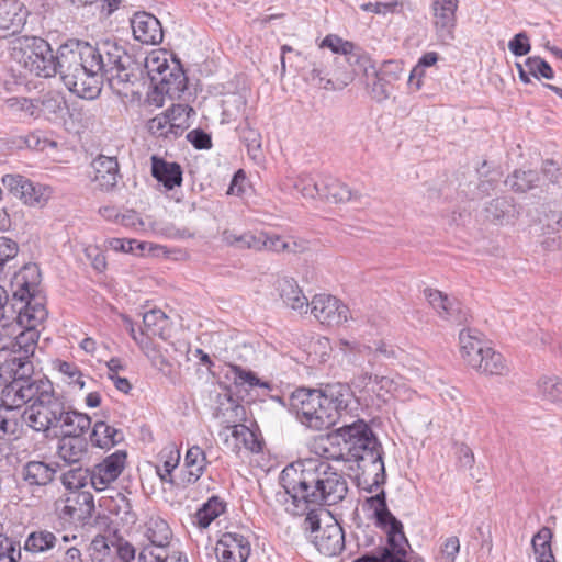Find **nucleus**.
Instances as JSON below:
<instances>
[{
	"instance_id": "2f4dec72",
	"label": "nucleus",
	"mask_w": 562,
	"mask_h": 562,
	"mask_svg": "<svg viewBox=\"0 0 562 562\" xmlns=\"http://www.w3.org/2000/svg\"><path fill=\"white\" fill-rule=\"evenodd\" d=\"M94 512L93 496L89 492H77L66 499L64 513L74 519H86Z\"/></svg>"
},
{
	"instance_id": "ddd939ff",
	"label": "nucleus",
	"mask_w": 562,
	"mask_h": 562,
	"mask_svg": "<svg viewBox=\"0 0 562 562\" xmlns=\"http://www.w3.org/2000/svg\"><path fill=\"white\" fill-rule=\"evenodd\" d=\"M425 296L442 319L454 325L469 322V311L457 299L434 289H426Z\"/></svg>"
},
{
	"instance_id": "aec40b11",
	"label": "nucleus",
	"mask_w": 562,
	"mask_h": 562,
	"mask_svg": "<svg viewBox=\"0 0 562 562\" xmlns=\"http://www.w3.org/2000/svg\"><path fill=\"white\" fill-rule=\"evenodd\" d=\"M91 168L93 170L91 179L102 191L112 190L121 178L116 157L99 155L92 160Z\"/></svg>"
},
{
	"instance_id": "4d7b16f0",
	"label": "nucleus",
	"mask_w": 562,
	"mask_h": 562,
	"mask_svg": "<svg viewBox=\"0 0 562 562\" xmlns=\"http://www.w3.org/2000/svg\"><path fill=\"white\" fill-rule=\"evenodd\" d=\"M526 67L528 72L537 79H553L554 72L551 66L542 58L538 56L528 57L526 59Z\"/></svg>"
},
{
	"instance_id": "69168bd1",
	"label": "nucleus",
	"mask_w": 562,
	"mask_h": 562,
	"mask_svg": "<svg viewBox=\"0 0 562 562\" xmlns=\"http://www.w3.org/2000/svg\"><path fill=\"white\" fill-rule=\"evenodd\" d=\"M459 551V538L456 536L448 537L440 547V559L445 562H456Z\"/></svg>"
},
{
	"instance_id": "c03bdc74",
	"label": "nucleus",
	"mask_w": 562,
	"mask_h": 562,
	"mask_svg": "<svg viewBox=\"0 0 562 562\" xmlns=\"http://www.w3.org/2000/svg\"><path fill=\"white\" fill-rule=\"evenodd\" d=\"M225 510V504L217 496H212L198 509L195 514L196 525L200 528H207Z\"/></svg>"
},
{
	"instance_id": "f8f14e48",
	"label": "nucleus",
	"mask_w": 562,
	"mask_h": 562,
	"mask_svg": "<svg viewBox=\"0 0 562 562\" xmlns=\"http://www.w3.org/2000/svg\"><path fill=\"white\" fill-rule=\"evenodd\" d=\"M311 313L323 325L338 326L348 321L349 308L330 294H316L311 303Z\"/></svg>"
},
{
	"instance_id": "5fc2aeb1",
	"label": "nucleus",
	"mask_w": 562,
	"mask_h": 562,
	"mask_svg": "<svg viewBox=\"0 0 562 562\" xmlns=\"http://www.w3.org/2000/svg\"><path fill=\"white\" fill-rule=\"evenodd\" d=\"M3 321L4 323L0 324V351L12 352L20 323L13 319Z\"/></svg>"
},
{
	"instance_id": "052dcab7",
	"label": "nucleus",
	"mask_w": 562,
	"mask_h": 562,
	"mask_svg": "<svg viewBox=\"0 0 562 562\" xmlns=\"http://www.w3.org/2000/svg\"><path fill=\"white\" fill-rule=\"evenodd\" d=\"M58 370L67 378V383L69 385L77 386L79 390L85 387L83 375L79 368L72 363L67 361H59Z\"/></svg>"
},
{
	"instance_id": "2eb2a0df",
	"label": "nucleus",
	"mask_w": 562,
	"mask_h": 562,
	"mask_svg": "<svg viewBox=\"0 0 562 562\" xmlns=\"http://www.w3.org/2000/svg\"><path fill=\"white\" fill-rule=\"evenodd\" d=\"M127 454L124 450H117L108 456L102 462L91 470V485L95 491H104L123 472Z\"/></svg>"
},
{
	"instance_id": "f257e3e1",
	"label": "nucleus",
	"mask_w": 562,
	"mask_h": 562,
	"mask_svg": "<svg viewBox=\"0 0 562 562\" xmlns=\"http://www.w3.org/2000/svg\"><path fill=\"white\" fill-rule=\"evenodd\" d=\"M70 48L61 50V65L76 95L93 100L101 93L103 80L113 89L130 82L131 57L115 41L106 38L95 44L71 41Z\"/></svg>"
},
{
	"instance_id": "bb28decb",
	"label": "nucleus",
	"mask_w": 562,
	"mask_h": 562,
	"mask_svg": "<svg viewBox=\"0 0 562 562\" xmlns=\"http://www.w3.org/2000/svg\"><path fill=\"white\" fill-rule=\"evenodd\" d=\"M55 467L43 461H29L22 469V479L30 486H45L56 474Z\"/></svg>"
},
{
	"instance_id": "bf43d9fd",
	"label": "nucleus",
	"mask_w": 562,
	"mask_h": 562,
	"mask_svg": "<svg viewBox=\"0 0 562 562\" xmlns=\"http://www.w3.org/2000/svg\"><path fill=\"white\" fill-rule=\"evenodd\" d=\"M124 322L133 340L140 347L147 357H154V355L157 352L156 347L154 342L150 341V339L144 334V327L139 333H136L134 324L130 318L124 317Z\"/></svg>"
},
{
	"instance_id": "a211bd4d",
	"label": "nucleus",
	"mask_w": 562,
	"mask_h": 562,
	"mask_svg": "<svg viewBox=\"0 0 562 562\" xmlns=\"http://www.w3.org/2000/svg\"><path fill=\"white\" fill-rule=\"evenodd\" d=\"M224 443L235 453H238L243 448L251 452H259L261 443L257 435L246 425L236 424L226 426L223 432Z\"/></svg>"
},
{
	"instance_id": "49530a36",
	"label": "nucleus",
	"mask_w": 562,
	"mask_h": 562,
	"mask_svg": "<svg viewBox=\"0 0 562 562\" xmlns=\"http://www.w3.org/2000/svg\"><path fill=\"white\" fill-rule=\"evenodd\" d=\"M550 539L551 531L549 528H542L533 536L531 544L537 562H555L551 550Z\"/></svg>"
},
{
	"instance_id": "b1692460",
	"label": "nucleus",
	"mask_w": 562,
	"mask_h": 562,
	"mask_svg": "<svg viewBox=\"0 0 562 562\" xmlns=\"http://www.w3.org/2000/svg\"><path fill=\"white\" fill-rule=\"evenodd\" d=\"M151 176L164 184L167 190H172L182 183V168L178 162H169L157 155H153Z\"/></svg>"
},
{
	"instance_id": "4468645a",
	"label": "nucleus",
	"mask_w": 562,
	"mask_h": 562,
	"mask_svg": "<svg viewBox=\"0 0 562 562\" xmlns=\"http://www.w3.org/2000/svg\"><path fill=\"white\" fill-rule=\"evenodd\" d=\"M431 8L436 35L440 43L449 45L454 40L458 0H434Z\"/></svg>"
},
{
	"instance_id": "e433bc0d",
	"label": "nucleus",
	"mask_w": 562,
	"mask_h": 562,
	"mask_svg": "<svg viewBox=\"0 0 562 562\" xmlns=\"http://www.w3.org/2000/svg\"><path fill=\"white\" fill-rule=\"evenodd\" d=\"M206 464L205 452L199 446L189 448L184 457L187 472L183 482L186 484H194L202 476Z\"/></svg>"
},
{
	"instance_id": "e2e57ef3",
	"label": "nucleus",
	"mask_w": 562,
	"mask_h": 562,
	"mask_svg": "<svg viewBox=\"0 0 562 562\" xmlns=\"http://www.w3.org/2000/svg\"><path fill=\"white\" fill-rule=\"evenodd\" d=\"M540 229L543 235L557 234L562 228V213L559 211H549L540 218Z\"/></svg>"
},
{
	"instance_id": "6e6552de",
	"label": "nucleus",
	"mask_w": 562,
	"mask_h": 562,
	"mask_svg": "<svg viewBox=\"0 0 562 562\" xmlns=\"http://www.w3.org/2000/svg\"><path fill=\"white\" fill-rule=\"evenodd\" d=\"M31 405L21 415L35 431H54L66 409V401L55 393L52 382H44L30 397Z\"/></svg>"
},
{
	"instance_id": "79ce46f5",
	"label": "nucleus",
	"mask_w": 562,
	"mask_h": 562,
	"mask_svg": "<svg viewBox=\"0 0 562 562\" xmlns=\"http://www.w3.org/2000/svg\"><path fill=\"white\" fill-rule=\"evenodd\" d=\"M482 358L481 364L473 368L480 373L486 375H503L508 371L504 357L493 348L487 346V348L484 349Z\"/></svg>"
},
{
	"instance_id": "338daca9",
	"label": "nucleus",
	"mask_w": 562,
	"mask_h": 562,
	"mask_svg": "<svg viewBox=\"0 0 562 562\" xmlns=\"http://www.w3.org/2000/svg\"><path fill=\"white\" fill-rule=\"evenodd\" d=\"M509 50L515 56H525L530 49L531 45L529 43V37L526 32H520L516 34L508 43Z\"/></svg>"
},
{
	"instance_id": "412c9836",
	"label": "nucleus",
	"mask_w": 562,
	"mask_h": 562,
	"mask_svg": "<svg viewBox=\"0 0 562 562\" xmlns=\"http://www.w3.org/2000/svg\"><path fill=\"white\" fill-rule=\"evenodd\" d=\"M146 67L151 80L158 81L161 90L170 93L171 85H175V90H180L184 87L186 77L183 72H173L169 69L167 60L158 56H150L146 60Z\"/></svg>"
},
{
	"instance_id": "3c124183",
	"label": "nucleus",
	"mask_w": 562,
	"mask_h": 562,
	"mask_svg": "<svg viewBox=\"0 0 562 562\" xmlns=\"http://www.w3.org/2000/svg\"><path fill=\"white\" fill-rule=\"evenodd\" d=\"M91 470L81 467L68 470L61 475L63 485L70 491H77L88 483H91Z\"/></svg>"
},
{
	"instance_id": "5701e85b",
	"label": "nucleus",
	"mask_w": 562,
	"mask_h": 562,
	"mask_svg": "<svg viewBox=\"0 0 562 562\" xmlns=\"http://www.w3.org/2000/svg\"><path fill=\"white\" fill-rule=\"evenodd\" d=\"M91 418L83 413L75 411L70 405H66L65 414H63L58 425L54 429V434L64 436H83L90 428Z\"/></svg>"
},
{
	"instance_id": "ea45409f",
	"label": "nucleus",
	"mask_w": 562,
	"mask_h": 562,
	"mask_svg": "<svg viewBox=\"0 0 562 562\" xmlns=\"http://www.w3.org/2000/svg\"><path fill=\"white\" fill-rule=\"evenodd\" d=\"M146 537L157 548H166L172 538V532L166 520L151 517L146 522Z\"/></svg>"
},
{
	"instance_id": "c756f323",
	"label": "nucleus",
	"mask_w": 562,
	"mask_h": 562,
	"mask_svg": "<svg viewBox=\"0 0 562 562\" xmlns=\"http://www.w3.org/2000/svg\"><path fill=\"white\" fill-rule=\"evenodd\" d=\"M124 440L121 429H117L105 422L99 420L93 425L90 434V442L93 447L101 449H111Z\"/></svg>"
},
{
	"instance_id": "f03ea898",
	"label": "nucleus",
	"mask_w": 562,
	"mask_h": 562,
	"mask_svg": "<svg viewBox=\"0 0 562 562\" xmlns=\"http://www.w3.org/2000/svg\"><path fill=\"white\" fill-rule=\"evenodd\" d=\"M330 459L315 457L299 460L281 472L282 494L279 501L285 510L302 516L319 506H333L348 494V483L341 470L336 469Z\"/></svg>"
},
{
	"instance_id": "473e14b6",
	"label": "nucleus",
	"mask_w": 562,
	"mask_h": 562,
	"mask_svg": "<svg viewBox=\"0 0 562 562\" xmlns=\"http://www.w3.org/2000/svg\"><path fill=\"white\" fill-rule=\"evenodd\" d=\"M261 241L265 244L263 249L274 252L301 254L307 249L305 240H297L292 237L285 239L280 235L267 232H261Z\"/></svg>"
},
{
	"instance_id": "72a5a7b5",
	"label": "nucleus",
	"mask_w": 562,
	"mask_h": 562,
	"mask_svg": "<svg viewBox=\"0 0 562 562\" xmlns=\"http://www.w3.org/2000/svg\"><path fill=\"white\" fill-rule=\"evenodd\" d=\"M88 450L83 436H64L58 442V456L68 463L79 462Z\"/></svg>"
},
{
	"instance_id": "0e129e2a",
	"label": "nucleus",
	"mask_w": 562,
	"mask_h": 562,
	"mask_svg": "<svg viewBox=\"0 0 562 562\" xmlns=\"http://www.w3.org/2000/svg\"><path fill=\"white\" fill-rule=\"evenodd\" d=\"M296 190L304 196V198H321V189H322V181L316 182L311 177H301L295 183Z\"/></svg>"
},
{
	"instance_id": "393cba45",
	"label": "nucleus",
	"mask_w": 562,
	"mask_h": 562,
	"mask_svg": "<svg viewBox=\"0 0 562 562\" xmlns=\"http://www.w3.org/2000/svg\"><path fill=\"white\" fill-rule=\"evenodd\" d=\"M109 495L101 498L100 506L104 507L110 514L119 517L123 524H135L137 517L133 512L130 499L116 490H109Z\"/></svg>"
},
{
	"instance_id": "cd10ccee",
	"label": "nucleus",
	"mask_w": 562,
	"mask_h": 562,
	"mask_svg": "<svg viewBox=\"0 0 562 562\" xmlns=\"http://www.w3.org/2000/svg\"><path fill=\"white\" fill-rule=\"evenodd\" d=\"M68 541V536H63L59 539L48 530H38L33 531L27 536L24 542V549L32 553H42L55 547L64 549L63 543H67Z\"/></svg>"
},
{
	"instance_id": "9b49d317",
	"label": "nucleus",
	"mask_w": 562,
	"mask_h": 562,
	"mask_svg": "<svg viewBox=\"0 0 562 562\" xmlns=\"http://www.w3.org/2000/svg\"><path fill=\"white\" fill-rule=\"evenodd\" d=\"M2 184L15 198L32 207L45 206L53 193L50 187L33 182L21 175L3 176Z\"/></svg>"
},
{
	"instance_id": "6ab92c4d",
	"label": "nucleus",
	"mask_w": 562,
	"mask_h": 562,
	"mask_svg": "<svg viewBox=\"0 0 562 562\" xmlns=\"http://www.w3.org/2000/svg\"><path fill=\"white\" fill-rule=\"evenodd\" d=\"M27 12L23 4L15 0L0 2V38L19 33L26 21Z\"/></svg>"
},
{
	"instance_id": "864d4df0",
	"label": "nucleus",
	"mask_w": 562,
	"mask_h": 562,
	"mask_svg": "<svg viewBox=\"0 0 562 562\" xmlns=\"http://www.w3.org/2000/svg\"><path fill=\"white\" fill-rule=\"evenodd\" d=\"M231 372L233 374L234 382L238 385H248L249 387L260 386L265 389H271L269 382H262L255 372L246 370L237 364H231Z\"/></svg>"
},
{
	"instance_id": "f704fd0d",
	"label": "nucleus",
	"mask_w": 562,
	"mask_h": 562,
	"mask_svg": "<svg viewBox=\"0 0 562 562\" xmlns=\"http://www.w3.org/2000/svg\"><path fill=\"white\" fill-rule=\"evenodd\" d=\"M321 198L333 203H342L358 198L347 184L338 179L328 177L322 180Z\"/></svg>"
},
{
	"instance_id": "09e8293b",
	"label": "nucleus",
	"mask_w": 562,
	"mask_h": 562,
	"mask_svg": "<svg viewBox=\"0 0 562 562\" xmlns=\"http://www.w3.org/2000/svg\"><path fill=\"white\" fill-rule=\"evenodd\" d=\"M345 57L355 75L362 74L367 77L376 75L371 58L367 54L360 53L359 49H351V53L346 54Z\"/></svg>"
},
{
	"instance_id": "4c0bfd02",
	"label": "nucleus",
	"mask_w": 562,
	"mask_h": 562,
	"mask_svg": "<svg viewBox=\"0 0 562 562\" xmlns=\"http://www.w3.org/2000/svg\"><path fill=\"white\" fill-rule=\"evenodd\" d=\"M537 395L547 402L562 405V379L557 375H542L536 383Z\"/></svg>"
},
{
	"instance_id": "603ef678",
	"label": "nucleus",
	"mask_w": 562,
	"mask_h": 562,
	"mask_svg": "<svg viewBox=\"0 0 562 562\" xmlns=\"http://www.w3.org/2000/svg\"><path fill=\"white\" fill-rule=\"evenodd\" d=\"M362 380L366 385L369 383H373L374 386L372 387L373 392H378V395L381 396L380 392H384L385 394H392L395 395L397 392V389L400 386L398 381L394 380L393 378L385 376V375H373L371 373H364L362 375Z\"/></svg>"
},
{
	"instance_id": "8fccbe9b",
	"label": "nucleus",
	"mask_w": 562,
	"mask_h": 562,
	"mask_svg": "<svg viewBox=\"0 0 562 562\" xmlns=\"http://www.w3.org/2000/svg\"><path fill=\"white\" fill-rule=\"evenodd\" d=\"M539 181L538 172L533 170H516L508 178L507 183L516 192H526L537 186Z\"/></svg>"
},
{
	"instance_id": "a878e982",
	"label": "nucleus",
	"mask_w": 562,
	"mask_h": 562,
	"mask_svg": "<svg viewBox=\"0 0 562 562\" xmlns=\"http://www.w3.org/2000/svg\"><path fill=\"white\" fill-rule=\"evenodd\" d=\"M144 334L153 341L157 337L164 341L171 338L172 325L169 317L160 310H151L143 315Z\"/></svg>"
},
{
	"instance_id": "423d86ee",
	"label": "nucleus",
	"mask_w": 562,
	"mask_h": 562,
	"mask_svg": "<svg viewBox=\"0 0 562 562\" xmlns=\"http://www.w3.org/2000/svg\"><path fill=\"white\" fill-rule=\"evenodd\" d=\"M41 272L36 265L24 266L14 277L15 290L12 303H15L11 319L23 327L38 326L46 317L47 310L40 295Z\"/></svg>"
},
{
	"instance_id": "20e7f679",
	"label": "nucleus",
	"mask_w": 562,
	"mask_h": 562,
	"mask_svg": "<svg viewBox=\"0 0 562 562\" xmlns=\"http://www.w3.org/2000/svg\"><path fill=\"white\" fill-rule=\"evenodd\" d=\"M353 403L350 386L337 382L319 389L300 387L291 394L289 405L303 425L323 430L349 417Z\"/></svg>"
},
{
	"instance_id": "1a4fd4ad",
	"label": "nucleus",
	"mask_w": 562,
	"mask_h": 562,
	"mask_svg": "<svg viewBox=\"0 0 562 562\" xmlns=\"http://www.w3.org/2000/svg\"><path fill=\"white\" fill-rule=\"evenodd\" d=\"M12 381L2 390L1 401L9 405H25L30 403V397L40 390L44 382H50L47 379L33 378L34 366L24 357H14L11 360Z\"/></svg>"
},
{
	"instance_id": "f3484780",
	"label": "nucleus",
	"mask_w": 562,
	"mask_h": 562,
	"mask_svg": "<svg viewBox=\"0 0 562 562\" xmlns=\"http://www.w3.org/2000/svg\"><path fill=\"white\" fill-rule=\"evenodd\" d=\"M134 38L142 44L157 45L162 42L164 32L159 20L147 12H136L131 19Z\"/></svg>"
},
{
	"instance_id": "39448f33",
	"label": "nucleus",
	"mask_w": 562,
	"mask_h": 562,
	"mask_svg": "<svg viewBox=\"0 0 562 562\" xmlns=\"http://www.w3.org/2000/svg\"><path fill=\"white\" fill-rule=\"evenodd\" d=\"M367 503L373 512L375 526L386 533L387 546L378 554L367 553L353 562H407L405 558L408 540L405 537L403 524L387 507L385 491L381 490L374 496L367 498Z\"/></svg>"
},
{
	"instance_id": "c9c22d12",
	"label": "nucleus",
	"mask_w": 562,
	"mask_h": 562,
	"mask_svg": "<svg viewBox=\"0 0 562 562\" xmlns=\"http://www.w3.org/2000/svg\"><path fill=\"white\" fill-rule=\"evenodd\" d=\"M182 105L172 106L148 121V131L158 137H170V132L176 126L177 116L184 112Z\"/></svg>"
},
{
	"instance_id": "0eeeda50",
	"label": "nucleus",
	"mask_w": 562,
	"mask_h": 562,
	"mask_svg": "<svg viewBox=\"0 0 562 562\" xmlns=\"http://www.w3.org/2000/svg\"><path fill=\"white\" fill-rule=\"evenodd\" d=\"M70 48V42L60 45L57 54L54 55L48 42L41 37L25 38L24 43L12 50L13 60L30 75L37 77L49 78L56 74L65 86L72 92V83L68 82L66 70L61 65V50Z\"/></svg>"
},
{
	"instance_id": "a19ab883",
	"label": "nucleus",
	"mask_w": 562,
	"mask_h": 562,
	"mask_svg": "<svg viewBox=\"0 0 562 562\" xmlns=\"http://www.w3.org/2000/svg\"><path fill=\"white\" fill-rule=\"evenodd\" d=\"M22 406L23 405H9L3 402L0 404V438L18 436L21 422L16 409Z\"/></svg>"
},
{
	"instance_id": "58836bf2",
	"label": "nucleus",
	"mask_w": 562,
	"mask_h": 562,
	"mask_svg": "<svg viewBox=\"0 0 562 562\" xmlns=\"http://www.w3.org/2000/svg\"><path fill=\"white\" fill-rule=\"evenodd\" d=\"M236 131L238 133L239 139L245 144L247 153L251 159H259L262 154V137L260 132L251 126L247 119L237 126Z\"/></svg>"
},
{
	"instance_id": "680f3d73",
	"label": "nucleus",
	"mask_w": 562,
	"mask_h": 562,
	"mask_svg": "<svg viewBox=\"0 0 562 562\" xmlns=\"http://www.w3.org/2000/svg\"><path fill=\"white\" fill-rule=\"evenodd\" d=\"M321 48L327 47L335 54H342L344 56L348 53H351V49H355L353 43L349 41H345L338 35L329 34L325 36L319 46Z\"/></svg>"
},
{
	"instance_id": "13d9d810",
	"label": "nucleus",
	"mask_w": 562,
	"mask_h": 562,
	"mask_svg": "<svg viewBox=\"0 0 562 562\" xmlns=\"http://www.w3.org/2000/svg\"><path fill=\"white\" fill-rule=\"evenodd\" d=\"M8 109L14 112H21L25 116L32 117L37 114L38 106L32 99L24 97H12L5 100Z\"/></svg>"
},
{
	"instance_id": "774afa93",
	"label": "nucleus",
	"mask_w": 562,
	"mask_h": 562,
	"mask_svg": "<svg viewBox=\"0 0 562 562\" xmlns=\"http://www.w3.org/2000/svg\"><path fill=\"white\" fill-rule=\"evenodd\" d=\"M15 553L20 557V548L16 550L14 541L0 532V562H15Z\"/></svg>"
},
{
	"instance_id": "4be33fe9",
	"label": "nucleus",
	"mask_w": 562,
	"mask_h": 562,
	"mask_svg": "<svg viewBox=\"0 0 562 562\" xmlns=\"http://www.w3.org/2000/svg\"><path fill=\"white\" fill-rule=\"evenodd\" d=\"M461 357L468 366L474 368L480 366L484 349L487 348L482 335L474 329L465 328L459 334Z\"/></svg>"
},
{
	"instance_id": "9d476101",
	"label": "nucleus",
	"mask_w": 562,
	"mask_h": 562,
	"mask_svg": "<svg viewBox=\"0 0 562 562\" xmlns=\"http://www.w3.org/2000/svg\"><path fill=\"white\" fill-rule=\"evenodd\" d=\"M303 521L305 532L315 548L326 557H336L345 548V532L342 527L334 519L325 526H321L317 510L305 513Z\"/></svg>"
},
{
	"instance_id": "37998d69",
	"label": "nucleus",
	"mask_w": 562,
	"mask_h": 562,
	"mask_svg": "<svg viewBox=\"0 0 562 562\" xmlns=\"http://www.w3.org/2000/svg\"><path fill=\"white\" fill-rule=\"evenodd\" d=\"M14 349L13 353H19V357L29 358L34 353L36 342H37V333L34 327H23L19 325V331L15 336Z\"/></svg>"
},
{
	"instance_id": "de8ad7c7",
	"label": "nucleus",
	"mask_w": 562,
	"mask_h": 562,
	"mask_svg": "<svg viewBox=\"0 0 562 562\" xmlns=\"http://www.w3.org/2000/svg\"><path fill=\"white\" fill-rule=\"evenodd\" d=\"M323 74L324 70L322 69L321 65L314 59L311 60L306 67L304 78L306 81L313 83L314 86L326 90L342 89L345 86H347V82L336 85L331 79H327Z\"/></svg>"
},
{
	"instance_id": "a18cd8bd",
	"label": "nucleus",
	"mask_w": 562,
	"mask_h": 562,
	"mask_svg": "<svg viewBox=\"0 0 562 562\" xmlns=\"http://www.w3.org/2000/svg\"><path fill=\"white\" fill-rule=\"evenodd\" d=\"M162 465L156 467V472L162 482L173 484L172 471L178 467L180 461V452L178 449L170 447L165 448L160 452Z\"/></svg>"
},
{
	"instance_id": "6e6d98bb",
	"label": "nucleus",
	"mask_w": 562,
	"mask_h": 562,
	"mask_svg": "<svg viewBox=\"0 0 562 562\" xmlns=\"http://www.w3.org/2000/svg\"><path fill=\"white\" fill-rule=\"evenodd\" d=\"M42 111L48 119H59L66 111L67 105L63 98L54 94H45L41 101Z\"/></svg>"
},
{
	"instance_id": "c85d7f7f",
	"label": "nucleus",
	"mask_w": 562,
	"mask_h": 562,
	"mask_svg": "<svg viewBox=\"0 0 562 562\" xmlns=\"http://www.w3.org/2000/svg\"><path fill=\"white\" fill-rule=\"evenodd\" d=\"M278 290L282 301L292 310L306 313L310 304L297 283L291 278H283L278 282Z\"/></svg>"
},
{
	"instance_id": "dca6fc26",
	"label": "nucleus",
	"mask_w": 562,
	"mask_h": 562,
	"mask_svg": "<svg viewBox=\"0 0 562 562\" xmlns=\"http://www.w3.org/2000/svg\"><path fill=\"white\" fill-rule=\"evenodd\" d=\"M250 551L248 538L237 532H225L216 547L220 562H246Z\"/></svg>"
},
{
	"instance_id": "7ed1b4c3",
	"label": "nucleus",
	"mask_w": 562,
	"mask_h": 562,
	"mask_svg": "<svg viewBox=\"0 0 562 562\" xmlns=\"http://www.w3.org/2000/svg\"><path fill=\"white\" fill-rule=\"evenodd\" d=\"M321 449L327 459L347 458L357 462L359 472L355 480L360 490L373 493L385 483L383 449L364 420L344 423L322 440Z\"/></svg>"
},
{
	"instance_id": "7c9ffc66",
	"label": "nucleus",
	"mask_w": 562,
	"mask_h": 562,
	"mask_svg": "<svg viewBox=\"0 0 562 562\" xmlns=\"http://www.w3.org/2000/svg\"><path fill=\"white\" fill-rule=\"evenodd\" d=\"M486 216L498 224L513 223L519 215V210L509 198L492 200L485 207Z\"/></svg>"
}]
</instances>
